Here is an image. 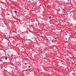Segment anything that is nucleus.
Returning <instances> with one entry per match:
<instances>
[{
    "label": "nucleus",
    "mask_w": 76,
    "mask_h": 76,
    "mask_svg": "<svg viewBox=\"0 0 76 76\" xmlns=\"http://www.w3.org/2000/svg\"><path fill=\"white\" fill-rule=\"evenodd\" d=\"M0 61H2V60L0 59Z\"/></svg>",
    "instance_id": "20e7f679"
},
{
    "label": "nucleus",
    "mask_w": 76,
    "mask_h": 76,
    "mask_svg": "<svg viewBox=\"0 0 76 76\" xmlns=\"http://www.w3.org/2000/svg\"><path fill=\"white\" fill-rule=\"evenodd\" d=\"M51 17L50 16V18H49V19H51Z\"/></svg>",
    "instance_id": "7ed1b4c3"
},
{
    "label": "nucleus",
    "mask_w": 76,
    "mask_h": 76,
    "mask_svg": "<svg viewBox=\"0 0 76 76\" xmlns=\"http://www.w3.org/2000/svg\"><path fill=\"white\" fill-rule=\"evenodd\" d=\"M14 12L15 14H16V13H17V11H14Z\"/></svg>",
    "instance_id": "f257e3e1"
},
{
    "label": "nucleus",
    "mask_w": 76,
    "mask_h": 76,
    "mask_svg": "<svg viewBox=\"0 0 76 76\" xmlns=\"http://www.w3.org/2000/svg\"><path fill=\"white\" fill-rule=\"evenodd\" d=\"M28 68H30V67H31L30 66H28Z\"/></svg>",
    "instance_id": "39448f33"
},
{
    "label": "nucleus",
    "mask_w": 76,
    "mask_h": 76,
    "mask_svg": "<svg viewBox=\"0 0 76 76\" xmlns=\"http://www.w3.org/2000/svg\"><path fill=\"white\" fill-rule=\"evenodd\" d=\"M5 60H7V57H5Z\"/></svg>",
    "instance_id": "f03ea898"
}]
</instances>
